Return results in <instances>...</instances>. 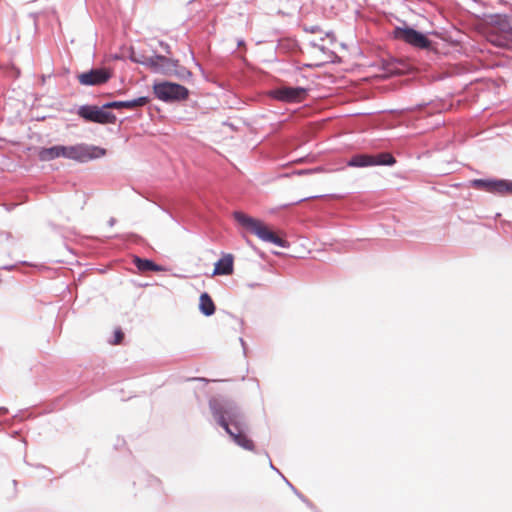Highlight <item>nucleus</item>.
<instances>
[{"label":"nucleus","mask_w":512,"mask_h":512,"mask_svg":"<svg viewBox=\"0 0 512 512\" xmlns=\"http://www.w3.org/2000/svg\"><path fill=\"white\" fill-rule=\"evenodd\" d=\"M210 411L217 422L241 448L254 450V444L247 437V424L240 408L231 400L212 398L209 400Z\"/></svg>","instance_id":"f257e3e1"},{"label":"nucleus","mask_w":512,"mask_h":512,"mask_svg":"<svg viewBox=\"0 0 512 512\" xmlns=\"http://www.w3.org/2000/svg\"><path fill=\"white\" fill-rule=\"evenodd\" d=\"M486 37L495 46H508L512 41V16H491L490 21L487 23Z\"/></svg>","instance_id":"f03ea898"},{"label":"nucleus","mask_w":512,"mask_h":512,"mask_svg":"<svg viewBox=\"0 0 512 512\" xmlns=\"http://www.w3.org/2000/svg\"><path fill=\"white\" fill-rule=\"evenodd\" d=\"M233 216L239 225L255 234L262 241L273 243L274 245L281 248L288 247L287 241L275 235L260 220L255 219L241 211H235Z\"/></svg>","instance_id":"7ed1b4c3"},{"label":"nucleus","mask_w":512,"mask_h":512,"mask_svg":"<svg viewBox=\"0 0 512 512\" xmlns=\"http://www.w3.org/2000/svg\"><path fill=\"white\" fill-rule=\"evenodd\" d=\"M153 89L156 97L166 102L183 100L187 98L189 93L184 86L168 81L154 84Z\"/></svg>","instance_id":"20e7f679"},{"label":"nucleus","mask_w":512,"mask_h":512,"mask_svg":"<svg viewBox=\"0 0 512 512\" xmlns=\"http://www.w3.org/2000/svg\"><path fill=\"white\" fill-rule=\"evenodd\" d=\"M106 155V150L99 146L80 143L70 146V160L85 163Z\"/></svg>","instance_id":"39448f33"},{"label":"nucleus","mask_w":512,"mask_h":512,"mask_svg":"<svg viewBox=\"0 0 512 512\" xmlns=\"http://www.w3.org/2000/svg\"><path fill=\"white\" fill-rule=\"evenodd\" d=\"M394 35L397 39L418 49H429L431 47V41L423 33L411 27H397Z\"/></svg>","instance_id":"423d86ee"},{"label":"nucleus","mask_w":512,"mask_h":512,"mask_svg":"<svg viewBox=\"0 0 512 512\" xmlns=\"http://www.w3.org/2000/svg\"><path fill=\"white\" fill-rule=\"evenodd\" d=\"M471 186L494 194L512 193V181L498 179H474L470 182Z\"/></svg>","instance_id":"0eeeda50"},{"label":"nucleus","mask_w":512,"mask_h":512,"mask_svg":"<svg viewBox=\"0 0 512 512\" xmlns=\"http://www.w3.org/2000/svg\"><path fill=\"white\" fill-rule=\"evenodd\" d=\"M106 109L103 106L99 108L97 106L82 105L78 109V115L87 121L105 124L111 122L114 118Z\"/></svg>","instance_id":"6e6552de"},{"label":"nucleus","mask_w":512,"mask_h":512,"mask_svg":"<svg viewBox=\"0 0 512 512\" xmlns=\"http://www.w3.org/2000/svg\"><path fill=\"white\" fill-rule=\"evenodd\" d=\"M110 77L111 74L108 70L100 68L81 73L78 75V80L82 85L95 86L107 82Z\"/></svg>","instance_id":"1a4fd4ad"},{"label":"nucleus","mask_w":512,"mask_h":512,"mask_svg":"<svg viewBox=\"0 0 512 512\" xmlns=\"http://www.w3.org/2000/svg\"><path fill=\"white\" fill-rule=\"evenodd\" d=\"M302 87H281L273 91V97L284 102H298L306 95Z\"/></svg>","instance_id":"9d476101"},{"label":"nucleus","mask_w":512,"mask_h":512,"mask_svg":"<svg viewBox=\"0 0 512 512\" xmlns=\"http://www.w3.org/2000/svg\"><path fill=\"white\" fill-rule=\"evenodd\" d=\"M175 61L171 58L154 54L152 55V62H150V70L154 73L170 76L172 69H174L173 67H175Z\"/></svg>","instance_id":"9b49d317"},{"label":"nucleus","mask_w":512,"mask_h":512,"mask_svg":"<svg viewBox=\"0 0 512 512\" xmlns=\"http://www.w3.org/2000/svg\"><path fill=\"white\" fill-rule=\"evenodd\" d=\"M148 102L147 97H138L132 100H126V101H113L108 102L103 105V108H127V109H133L135 107H140L146 105Z\"/></svg>","instance_id":"f8f14e48"},{"label":"nucleus","mask_w":512,"mask_h":512,"mask_svg":"<svg viewBox=\"0 0 512 512\" xmlns=\"http://www.w3.org/2000/svg\"><path fill=\"white\" fill-rule=\"evenodd\" d=\"M233 272V256L227 254L215 263L213 275H230Z\"/></svg>","instance_id":"ddd939ff"},{"label":"nucleus","mask_w":512,"mask_h":512,"mask_svg":"<svg viewBox=\"0 0 512 512\" xmlns=\"http://www.w3.org/2000/svg\"><path fill=\"white\" fill-rule=\"evenodd\" d=\"M199 310L205 316H211L215 313V305L208 293L204 292L199 298Z\"/></svg>","instance_id":"4468645a"},{"label":"nucleus","mask_w":512,"mask_h":512,"mask_svg":"<svg viewBox=\"0 0 512 512\" xmlns=\"http://www.w3.org/2000/svg\"><path fill=\"white\" fill-rule=\"evenodd\" d=\"M349 167H370L373 166L372 155L369 154H356L347 162Z\"/></svg>","instance_id":"2eb2a0df"},{"label":"nucleus","mask_w":512,"mask_h":512,"mask_svg":"<svg viewBox=\"0 0 512 512\" xmlns=\"http://www.w3.org/2000/svg\"><path fill=\"white\" fill-rule=\"evenodd\" d=\"M38 157L41 161H51L60 157L59 145L49 148H41L38 152Z\"/></svg>","instance_id":"dca6fc26"},{"label":"nucleus","mask_w":512,"mask_h":512,"mask_svg":"<svg viewBox=\"0 0 512 512\" xmlns=\"http://www.w3.org/2000/svg\"><path fill=\"white\" fill-rule=\"evenodd\" d=\"M373 166H392L396 160L390 153L372 155Z\"/></svg>","instance_id":"f3484780"},{"label":"nucleus","mask_w":512,"mask_h":512,"mask_svg":"<svg viewBox=\"0 0 512 512\" xmlns=\"http://www.w3.org/2000/svg\"><path fill=\"white\" fill-rule=\"evenodd\" d=\"M134 263L140 271H162V268L153 261L135 257Z\"/></svg>","instance_id":"a211bd4d"},{"label":"nucleus","mask_w":512,"mask_h":512,"mask_svg":"<svg viewBox=\"0 0 512 512\" xmlns=\"http://www.w3.org/2000/svg\"><path fill=\"white\" fill-rule=\"evenodd\" d=\"M170 76H176L181 80L189 79L192 76V73L186 69L184 66L180 65L179 62L175 61V67H173Z\"/></svg>","instance_id":"6ab92c4d"},{"label":"nucleus","mask_w":512,"mask_h":512,"mask_svg":"<svg viewBox=\"0 0 512 512\" xmlns=\"http://www.w3.org/2000/svg\"><path fill=\"white\" fill-rule=\"evenodd\" d=\"M136 59H139L140 61H135V63L141 64L150 69V62H152V56H145L142 53H138Z\"/></svg>","instance_id":"aec40b11"},{"label":"nucleus","mask_w":512,"mask_h":512,"mask_svg":"<svg viewBox=\"0 0 512 512\" xmlns=\"http://www.w3.org/2000/svg\"><path fill=\"white\" fill-rule=\"evenodd\" d=\"M60 157L70 159V146L59 145Z\"/></svg>","instance_id":"412c9836"},{"label":"nucleus","mask_w":512,"mask_h":512,"mask_svg":"<svg viewBox=\"0 0 512 512\" xmlns=\"http://www.w3.org/2000/svg\"><path fill=\"white\" fill-rule=\"evenodd\" d=\"M282 478L284 479V481L287 483V485L293 490V492L305 503H307V505L310 506V503L303 497V495H301L296 489L295 487L282 475Z\"/></svg>","instance_id":"4be33fe9"},{"label":"nucleus","mask_w":512,"mask_h":512,"mask_svg":"<svg viewBox=\"0 0 512 512\" xmlns=\"http://www.w3.org/2000/svg\"><path fill=\"white\" fill-rule=\"evenodd\" d=\"M322 171H323V168L317 167L314 169L300 170L297 172V174L302 175V174L318 173V172H322Z\"/></svg>","instance_id":"5701e85b"},{"label":"nucleus","mask_w":512,"mask_h":512,"mask_svg":"<svg viewBox=\"0 0 512 512\" xmlns=\"http://www.w3.org/2000/svg\"><path fill=\"white\" fill-rule=\"evenodd\" d=\"M123 338V333L120 330L115 331L114 344H119Z\"/></svg>","instance_id":"b1692460"},{"label":"nucleus","mask_w":512,"mask_h":512,"mask_svg":"<svg viewBox=\"0 0 512 512\" xmlns=\"http://www.w3.org/2000/svg\"><path fill=\"white\" fill-rule=\"evenodd\" d=\"M138 55V52H136L133 48H130V54L129 59L135 63V61H140L139 59H136V56Z\"/></svg>","instance_id":"393cba45"},{"label":"nucleus","mask_w":512,"mask_h":512,"mask_svg":"<svg viewBox=\"0 0 512 512\" xmlns=\"http://www.w3.org/2000/svg\"><path fill=\"white\" fill-rule=\"evenodd\" d=\"M115 222H116L115 218H110L108 221V224H109V226L112 227V226H114Z\"/></svg>","instance_id":"a878e982"},{"label":"nucleus","mask_w":512,"mask_h":512,"mask_svg":"<svg viewBox=\"0 0 512 512\" xmlns=\"http://www.w3.org/2000/svg\"><path fill=\"white\" fill-rule=\"evenodd\" d=\"M8 412V409L5 407H0V414H5Z\"/></svg>","instance_id":"bb28decb"},{"label":"nucleus","mask_w":512,"mask_h":512,"mask_svg":"<svg viewBox=\"0 0 512 512\" xmlns=\"http://www.w3.org/2000/svg\"><path fill=\"white\" fill-rule=\"evenodd\" d=\"M269 466H270L271 469H273V470H275L276 472L279 473V470L274 467V465L272 464L271 460H269Z\"/></svg>","instance_id":"cd10ccee"},{"label":"nucleus","mask_w":512,"mask_h":512,"mask_svg":"<svg viewBox=\"0 0 512 512\" xmlns=\"http://www.w3.org/2000/svg\"><path fill=\"white\" fill-rule=\"evenodd\" d=\"M160 45H161L162 47H165V49H168V45H167V44H164L163 42H160Z\"/></svg>","instance_id":"c85d7f7f"},{"label":"nucleus","mask_w":512,"mask_h":512,"mask_svg":"<svg viewBox=\"0 0 512 512\" xmlns=\"http://www.w3.org/2000/svg\"><path fill=\"white\" fill-rule=\"evenodd\" d=\"M243 44H244V41H243V40H239V41H238V46H241V45H243Z\"/></svg>","instance_id":"c756f323"}]
</instances>
